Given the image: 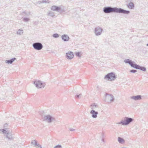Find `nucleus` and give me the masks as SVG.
I'll return each instance as SVG.
<instances>
[{"label": "nucleus", "mask_w": 148, "mask_h": 148, "mask_svg": "<svg viewBox=\"0 0 148 148\" xmlns=\"http://www.w3.org/2000/svg\"><path fill=\"white\" fill-rule=\"evenodd\" d=\"M6 137L9 139H10L13 138V136L12 135L10 132H8L7 133Z\"/></svg>", "instance_id": "20"}, {"label": "nucleus", "mask_w": 148, "mask_h": 148, "mask_svg": "<svg viewBox=\"0 0 148 148\" xmlns=\"http://www.w3.org/2000/svg\"><path fill=\"white\" fill-rule=\"evenodd\" d=\"M16 60L15 58H12L10 60H6L5 61V62L8 64H12L14 61Z\"/></svg>", "instance_id": "16"}, {"label": "nucleus", "mask_w": 148, "mask_h": 148, "mask_svg": "<svg viewBox=\"0 0 148 148\" xmlns=\"http://www.w3.org/2000/svg\"><path fill=\"white\" fill-rule=\"evenodd\" d=\"M106 99L108 102H112L114 100L113 96L112 95H107L106 96Z\"/></svg>", "instance_id": "9"}, {"label": "nucleus", "mask_w": 148, "mask_h": 148, "mask_svg": "<svg viewBox=\"0 0 148 148\" xmlns=\"http://www.w3.org/2000/svg\"><path fill=\"white\" fill-rule=\"evenodd\" d=\"M69 130L70 131H75V130L74 129L71 128H69Z\"/></svg>", "instance_id": "34"}, {"label": "nucleus", "mask_w": 148, "mask_h": 148, "mask_svg": "<svg viewBox=\"0 0 148 148\" xmlns=\"http://www.w3.org/2000/svg\"><path fill=\"white\" fill-rule=\"evenodd\" d=\"M118 142L121 144H123L124 143L125 141L123 138L119 137L118 138Z\"/></svg>", "instance_id": "21"}, {"label": "nucleus", "mask_w": 148, "mask_h": 148, "mask_svg": "<svg viewBox=\"0 0 148 148\" xmlns=\"http://www.w3.org/2000/svg\"><path fill=\"white\" fill-rule=\"evenodd\" d=\"M134 120V119L131 118L125 117L124 120L118 123L119 124H121L123 125H127L130 124Z\"/></svg>", "instance_id": "3"}, {"label": "nucleus", "mask_w": 148, "mask_h": 148, "mask_svg": "<svg viewBox=\"0 0 148 148\" xmlns=\"http://www.w3.org/2000/svg\"><path fill=\"white\" fill-rule=\"evenodd\" d=\"M134 128L136 130H137L138 129V127L137 126H135Z\"/></svg>", "instance_id": "35"}, {"label": "nucleus", "mask_w": 148, "mask_h": 148, "mask_svg": "<svg viewBox=\"0 0 148 148\" xmlns=\"http://www.w3.org/2000/svg\"><path fill=\"white\" fill-rule=\"evenodd\" d=\"M34 84L38 88H43L46 85L44 82L38 80L35 81L34 82Z\"/></svg>", "instance_id": "5"}, {"label": "nucleus", "mask_w": 148, "mask_h": 148, "mask_svg": "<svg viewBox=\"0 0 148 148\" xmlns=\"http://www.w3.org/2000/svg\"><path fill=\"white\" fill-rule=\"evenodd\" d=\"M124 62L125 63L128 64L132 67L136 69H140L144 71H146V68L145 67L143 66H140L136 64L134 62L132 61L129 59L124 60Z\"/></svg>", "instance_id": "1"}, {"label": "nucleus", "mask_w": 148, "mask_h": 148, "mask_svg": "<svg viewBox=\"0 0 148 148\" xmlns=\"http://www.w3.org/2000/svg\"><path fill=\"white\" fill-rule=\"evenodd\" d=\"M103 9H123L121 8H118L116 7L112 8L111 7H105Z\"/></svg>", "instance_id": "17"}, {"label": "nucleus", "mask_w": 148, "mask_h": 148, "mask_svg": "<svg viewBox=\"0 0 148 148\" xmlns=\"http://www.w3.org/2000/svg\"><path fill=\"white\" fill-rule=\"evenodd\" d=\"M55 120L54 118L49 114L45 115L44 117V120L48 123H52Z\"/></svg>", "instance_id": "6"}, {"label": "nucleus", "mask_w": 148, "mask_h": 148, "mask_svg": "<svg viewBox=\"0 0 148 148\" xmlns=\"http://www.w3.org/2000/svg\"><path fill=\"white\" fill-rule=\"evenodd\" d=\"M2 132L3 134H7V132H8L7 130H5L3 129L2 130Z\"/></svg>", "instance_id": "30"}, {"label": "nucleus", "mask_w": 148, "mask_h": 148, "mask_svg": "<svg viewBox=\"0 0 148 148\" xmlns=\"http://www.w3.org/2000/svg\"><path fill=\"white\" fill-rule=\"evenodd\" d=\"M23 33V30L22 29H20L18 30L16 32V34L18 35H21Z\"/></svg>", "instance_id": "19"}, {"label": "nucleus", "mask_w": 148, "mask_h": 148, "mask_svg": "<svg viewBox=\"0 0 148 148\" xmlns=\"http://www.w3.org/2000/svg\"><path fill=\"white\" fill-rule=\"evenodd\" d=\"M146 45L148 46V43Z\"/></svg>", "instance_id": "38"}, {"label": "nucleus", "mask_w": 148, "mask_h": 148, "mask_svg": "<svg viewBox=\"0 0 148 148\" xmlns=\"http://www.w3.org/2000/svg\"><path fill=\"white\" fill-rule=\"evenodd\" d=\"M90 114L92 118H96L97 117V114H98V113L97 112L95 111L94 110H92L90 112Z\"/></svg>", "instance_id": "11"}, {"label": "nucleus", "mask_w": 148, "mask_h": 148, "mask_svg": "<svg viewBox=\"0 0 148 148\" xmlns=\"http://www.w3.org/2000/svg\"><path fill=\"white\" fill-rule=\"evenodd\" d=\"M27 15H29V13H28V14H26Z\"/></svg>", "instance_id": "37"}, {"label": "nucleus", "mask_w": 148, "mask_h": 148, "mask_svg": "<svg viewBox=\"0 0 148 148\" xmlns=\"http://www.w3.org/2000/svg\"><path fill=\"white\" fill-rule=\"evenodd\" d=\"M47 1L46 0H42L41 1H38V3L40 4L41 3H47Z\"/></svg>", "instance_id": "27"}, {"label": "nucleus", "mask_w": 148, "mask_h": 148, "mask_svg": "<svg viewBox=\"0 0 148 148\" xmlns=\"http://www.w3.org/2000/svg\"><path fill=\"white\" fill-rule=\"evenodd\" d=\"M75 55L78 57L80 58L81 57L82 55V52H76L75 53Z\"/></svg>", "instance_id": "24"}, {"label": "nucleus", "mask_w": 148, "mask_h": 148, "mask_svg": "<svg viewBox=\"0 0 148 148\" xmlns=\"http://www.w3.org/2000/svg\"><path fill=\"white\" fill-rule=\"evenodd\" d=\"M136 71H137L136 70H134V69L131 70L130 71V72H131L133 73H135L136 72Z\"/></svg>", "instance_id": "32"}, {"label": "nucleus", "mask_w": 148, "mask_h": 148, "mask_svg": "<svg viewBox=\"0 0 148 148\" xmlns=\"http://www.w3.org/2000/svg\"><path fill=\"white\" fill-rule=\"evenodd\" d=\"M103 12L106 13H109L112 12H117L129 14L130 13L129 11L126 10H103Z\"/></svg>", "instance_id": "2"}, {"label": "nucleus", "mask_w": 148, "mask_h": 148, "mask_svg": "<svg viewBox=\"0 0 148 148\" xmlns=\"http://www.w3.org/2000/svg\"><path fill=\"white\" fill-rule=\"evenodd\" d=\"M53 37L54 38H58L59 37V35L58 34H53L52 35Z\"/></svg>", "instance_id": "28"}, {"label": "nucleus", "mask_w": 148, "mask_h": 148, "mask_svg": "<svg viewBox=\"0 0 148 148\" xmlns=\"http://www.w3.org/2000/svg\"><path fill=\"white\" fill-rule=\"evenodd\" d=\"M54 148H62V147L61 145H57Z\"/></svg>", "instance_id": "31"}, {"label": "nucleus", "mask_w": 148, "mask_h": 148, "mask_svg": "<svg viewBox=\"0 0 148 148\" xmlns=\"http://www.w3.org/2000/svg\"><path fill=\"white\" fill-rule=\"evenodd\" d=\"M32 46L36 50H40L43 48L42 44L40 42H37L33 44Z\"/></svg>", "instance_id": "8"}, {"label": "nucleus", "mask_w": 148, "mask_h": 148, "mask_svg": "<svg viewBox=\"0 0 148 148\" xmlns=\"http://www.w3.org/2000/svg\"><path fill=\"white\" fill-rule=\"evenodd\" d=\"M131 98L135 100H140L141 99V96L140 95L133 96L131 97Z\"/></svg>", "instance_id": "15"}, {"label": "nucleus", "mask_w": 148, "mask_h": 148, "mask_svg": "<svg viewBox=\"0 0 148 148\" xmlns=\"http://www.w3.org/2000/svg\"><path fill=\"white\" fill-rule=\"evenodd\" d=\"M128 7L131 9L134 8V3L132 2H130L129 4L127 5Z\"/></svg>", "instance_id": "18"}, {"label": "nucleus", "mask_w": 148, "mask_h": 148, "mask_svg": "<svg viewBox=\"0 0 148 148\" xmlns=\"http://www.w3.org/2000/svg\"><path fill=\"white\" fill-rule=\"evenodd\" d=\"M103 30V29L100 27H97L94 29V33L96 36H100Z\"/></svg>", "instance_id": "7"}, {"label": "nucleus", "mask_w": 148, "mask_h": 148, "mask_svg": "<svg viewBox=\"0 0 148 148\" xmlns=\"http://www.w3.org/2000/svg\"><path fill=\"white\" fill-rule=\"evenodd\" d=\"M101 140L103 142H104V140L103 139H102Z\"/></svg>", "instance_id": "36"}, {"label": "nucleus", "mask_w": 148, "mask_h": 148, "mask_svg": "<svg viewBox=\"0 0 148 148\" xmlns=\"http://www.w3.org/2000/svg\"><path fill=\"white\" fill-rule=\"evenodd\" d=\"M61 38L64 41L67 42L69 40V36L66 34H64L62 36Z\"/></svg>", "instance_id": "13"}, {"label": "nucleus", "mask_w": 148, "mask_h": 148, "mask_svg": "<svg viewBox=\"0 0 148 148\" xmlns=\"http://www.w3.org/2000/svg\"><path fill=\"white\" fill-rule=\"evenodd\" d=\"M56 11L52 10L49 11L47 13V15L48 16H55V14H58L56 13Z\"/></svg>", "instance_id": "12"}, {"label": "nucleus", "mask_w": 148, "mask_h": 148, "mask_svg": "<svg viewBox=\"0 0 148 148\" xmlns=\"http://www.w3.org/2000/svg\"><path fill=\"white\" fill-rule=\"evenodd\" d=\"M116 78V76L115 74L111 72L108 73L104 77V79L110 81H112L115 80Z\"/></svg>", "instance_id": "4"}, {"label": "nucleus", "mask_w": 148, "mask_h": 148, "mask_svg": "<svg viewBox=\"0 0 148 148\" xmlns=\"http://www.w3.org/2000/svg\"><path fill=\"white\" fill-rule=\"evenodd\" d=\"M64 8L62 5L59 6L53 5L51 9H64Z\"/></svg>", "instance_id": "14"}, {"label": "nucleus", "mask_w": 148, "mask_h": 148, "mask_svg": "<svg viewBox=\"0 0 148 148\" xmlns=\"http://www.w3.org/2000/svg\"><path fill=\"white\" fill-rule=\"evenodd\" d=\"M90 107L92 110H96V108L97 107V104L94 103L93 104L91 105Z\"/></svg>", "instance_id": "23"}, {"label": "nucleus", "mask_w": 148, "mask_h": 148, "mask_svg": "<svg viewBox=\"0 0 148 148\" xmlns=\"http://www.w3.org/2000/svg\"><path fill=\"white\" fill-rule=\"evenodd\" d=\"M31 143V144H32L34 145V147H36V145H37L36 141L35 140H32Z\"/></svg>", "instance_id": "25"}, {"label": "nucleus", "mask_w": 148, "mask_h": 148, "mask_svg": "<svg viewBox=\"0 0 148 148\" xmlns=\"http://www.w3.org/2000/svg\"><path fill=\"white\" fill-rule=\"evenodd\" d=\"M52 10L54 11H56V13H58V14H57V15H58L59 14H63L65 12V11L64 10Z\"/></svg>", "instance_id": "22"}, {"label": "nucleus", "mask_w": 148, "mask_h": 148, "mask_svg": "<svg viewBox=\"0 0 148 148\" xmlns=\"http://www.w3.org/2000/svg\"><path fill=\"white\" fill-rule=\"evenodd\" d=\"M82 95L81 94H79V95H77L75 96V97L76 98H81Z\"/></svg>", "instance_id": "29"}, {"label": "nucleus", "mask_w": 148, "mask_h": 148, "mask_svg": "<svg viewBox=\"0 0 148 148\" xmlns=\"http://www.w3.org/2000/svg\"><path fill=\"white\" fill-rule=\"evenodd\" d=\"M125 148L122 147V148Z\"/></svg>", "instance_id": "39"}, {"label": "nucleus", "mask_w": 148, "mask_h": 148, "mask_svg": "<svg viewBox=\"0 0 148 148\" xmlns=\"http://www.w3.org/2000/svg\"><path fill=\"white\" fill-rule=\"evenodd\" d=\"M36 146H37V148H41V146L39 144H37V145H36Z\"/></svg>", "instance_id": "33"}, {"label": "nucleus", "mask_w": 148, "mask_h": 148, "mask_svg": "<svg viewBox=\"0 0 148 148\" xmlns=\"http://www.w3.org/2000/svg\"><path fill=\"white\" fill-rule=\"evenodd\" d=\"M30 20V19L28 18L24 17L23 18V21L25 22H27Z\"/></svg>", "instance_id": "26"}, {"label": "nucleus", "mask_w": 148, "mask_h": 148, "mask_svg": "<svg viewBox=\"0 0 148 148\" xmlns=\"http://www.w3.org/2000/svg\"><path fill=\"white\" fill-rule=\"evenodd\" d=\"M66 57L67 59L71 60L74 57L73 53L71 51H69L66 53Z\"/></svg>", "instance_id": "10"}]
</instances>
